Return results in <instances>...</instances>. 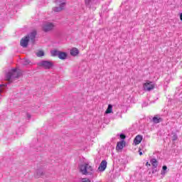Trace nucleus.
I'll use <instances>...</instances> for the list:
<instances>
[{"mask_svg":"<svg viewBox=\"0 0 182 182\" xmlns=\"http://www.w3.org/2000/svg\"><path fill=\"white\" fill-rule=\"evenodd\" d=\"M80 171L83 176H92L93 178V174H95V169L93 166L89 165V164H84L80 166Z\"/></svg>","mask_w":182,"mask_h":182,"instance_id":"nucleus-1","label":"nucleus"},{"mask_svg":"<svg viewBox=\"0 0 182 182\" xmlns=\"http://www.w3.org/2000/svg\"><path fill=\"white\" fill-rule=\"evenodd\" d=\"M21 76V71H18L16 68H13L11 71L6 73V79L9 81L8 84L12 83L14 79H18Z\"/></svg>","mask_w":182,"mask_h":182,"instance_id":"nucleus-2","label":"nucleus"},{"mask_svg":"<svg viewBox=\"0 0 182 182\" xmlns=\"http://www.w3.org/2000/svg\"><path fill=\"white\" fill-rule=\"evenodd\" d=\"M38 66L41 68H44L46 70H49V69H52L53 68V63L52 61L49 60H42L38 63Z\"/></svg>","mask_w":182,"mask_h":182,"instance_id":"nucleus-3","label":"nucleus"},{"mask_svg":"<svg viewBox=\"0 0 182 182\" xmlns=\"http://www.w3.org/2000/svg\"><path fill=\"white\" fill-rule=\"evenodd\" d=\"M55 28V24L53 23H45L43 24L42 29L43 32H50Z\"/></svg>","mask_w":182,"mask_h":182,"instance_id":"nucleus-4","label":"nucleus"},{"mask_svg":"<svg viewBox=\"0 0 182 182\" xmlns=\"http://www.w3.org/2000/svg\"><path fill=\"white\" fill-rule=\"evenodd\" d=\"M29 43V36H25L20 41V45L22 48H28V44Z\"/></svg>","mask_w":182,"mask_h":182,"instance_id":"nucleus-5","label":"nucleus"},{"mask_svg":"<svg viewBox=\"0 0 182 182\" xmlns=\"http://www.w3.org/2000/svg\"><path fill=\"white\" fill-rule=\"evenodd\" d=\"M152 82H146L144 84V90H146L147 92H150V90H153L154 89V85L151 84Z\"/></svg>","mask_w":182,"mask_h":182,"instance_id":"nucleus-6","label":"nucleus"},{"mask_svg":"<svg viewBox=\"0 0 182 182\" xmlns=\"http://www.w3.org/2000/svg\"><path fill=\"white\" fill-rule=\"evenodd\" d=\"M107 167V161L106 160H102L98 167L99 171H105Z\"/></svg>","mask_w":182,"mask_h":182,"instance_id":"nucleus-7","label":"nucleus"},{"mask_svg":"<svg viewBox=\"0 0 182 182\" xmlns=\"http://www.w3.org/2000/svg\"><path fill=\"white\" fill-rule=\"evenodd\" d=\"M36 35H37L36 31H33L26 36H28V39H31L32 43H35V39L36 38Z\"/></svg>","mask_w":182,"mask_h":182,"instance_id":"nucleus-8","label":"nucleus"},{"mask_svg":"<svg viewBox=\"0 0 182 182\" xmlns=\"http://www.w3.org/2000/svg\"><path fill=\"white\" fill-rule=\"evenodd\" d=\"M44 176H45V171H43V168L37 169L36 172V178H41V177H44Z\"/></svg>","mask_w":182,"mask_h":182,"instance_id":"nucleus-9","label":"nucleus"},{"mask_svg":"<svg viewBox=\"0 0 182 182\" xmlns=\"http://www.w3.org/2000/svg\"><path fill=\"white\" fill-rule=\"evenodd\" d=\"M65 5H66V3L62 2L60 4L59 6L54 7L53 9V11H54V12H60V11H63V8H65Z\"/></svg>","mask_w":182,"mask_h":182,"instance_id":"nucleus-10","label":"nucleus"},{"mask_svg":"<svg viewBox=\"0 0 182 182\" xmlns=\"http://www.w3.org/2000/svg\"><path fill=\"white\" fill-rule=\"evenodd\" d=\"M141 140H143V136L137 135L134 139V143L135 145L140 144L141 143Z\"/></svg>","mask_w":182,"mask_h":182,"instance_id":"nucleus-11","label":"nucleus"},{"mask_svg":"<svg viewBox=\"0 0 182 182\" xmlns=\"http://www.w3.org/2000/svg\"><path fill=\"white\" fill-rule=\"evenodd\" d=\"M58 58L61 60H65V59H66V58H68V53H65V52L60 51V53H58Z\"/></svg>","mask_w":182,"mask_h":182,"instance_id":"nucleus-12","label":"nucleus"},{"mask_svg":"<svg viewBox=\"0 0 182 182\" xmlns=\"http://www.w3.org/2000/svg\"><path fill=\"white\" fill-rule=\"evenodd\" d=\"M70 53L71 56H77V54L79 53V50L77 48H73L70 50Z\"/></svg>","mask_w":182,"mask_h":182,"instance_id":"nucleus-13","label":"nucleus"},{"mask_svg":"<svg viewBox=\"0 0 182 182\" xmlns=\"http://www.w3.org/2000/svg\"><path fill=\"white\" fill-rule=\"evenodd\" d=\"M123 144H126L124 141H121L117 144V150H123Z\"/></svg>","mask_w":182,"mask_h":182,"instance_id":"nucleus-14","label":"nucleus"},{"mask_svg":"<svg viewBox=\"0 0 182 182\" xmlns=\"http://www.w3.org/2000/svg\"><path fill=\"white\" fill-rule=\"evenodd\" d=\"M85 2L87 8H92V6L95 4V0H85Z\"/></svg>","mask_w":182,"mask_h":182,"instance_id":"nucleus-15","label":"nucleus"},{"mask_svg":"<svg viewBox=\"0 0 182 182\" xmlns=\"http://www.w3.org/2000/svg\"><path fill=\"white\" fill-rule=\"evenodd\" d=\"M150 163L152 164L154 168H157V166H159V163L157 162V159H151L150 160Z\"/></svg>","mask_w":182,"mask_h":182,"instance_id":"nucleus-16","label":"nucleus"},{"mask_svg":"<svg viewBox=\"0 0 182 182\" xmlns=\"http://www.w3.org/2000/svg\"><path fill=\"white\" fill-rule=\"evenodd\" d=\"M152 120L154 122V123H155L156 124H157V123H161V122H163V118L161 117H154L152 118Z\"/></svg>","mask_w":182,"mask_h":182,"instance_id":"nucleus-17","label":"nucleus"},{"mask_svg":"<svg viewBox=\"0 0 182 182\" xmlns=\"http://www.w3.org/2000/svg\"><path fill=\"white\" fill-rule=\"evenodd\" d=\"M112 112H113V105L109 104L107 107V110L105 111V113H106V114H109Z\"/></svg>","mask_w":182,"mask_h":182,"instance_id":"nucleus-18","label":"nucleus"},{"mask_svg":"<svg viewBox=\"0 0 182 182\" xmlns=\"http://www.w3.org/2000/svg\"><path fill=\"white\" fill-rule=\"evenodd\" d=\"M167 173V166L164 165L162 167V171L161 172V174L162 176H164Z\"/></svg>","mask_w":182,"mask_h":182,"instance_id":"nucleus-19","label":"nucleus"},{"mask_svg":"<svg viewBox=\"0 0 182 182\" xmlns=\"http://www.w3.org/2000/svg\"><path fill=\"white\" fill-rule=\"evenodd\" d=\"M60 51L57 50H54L51 51V55L52 56H59V53Z\"/></svg>","mask_w":182,"mask_h":182,"instance_id":"nucleus-20","label":"nucleus"},{"mask_svg":"<svg viewBox=\"0 0 182 182\" xmlns=\"http://www.w3.org/2000/svg\"><path fill=\"white\" fill-rule=\"evenodd\" d=\"M178 139V136H177V134L172 133V141H176V140Z\"/></svg>","mask_w":182,"mask_h":182,"instance_id":"nucleus-21","label":"nucleus"},{"mask_svg":"<svg viewBox=\"0 0 182 182\" xmlns=\"http://www.w3.org/2000/svg\"><path fill=\"white\" fill-rule=\"evenodd\" d=\"M37 56L38 58H42V56H45V52H43V50H39L37 53Z\"/></svg>","mask_w":182,"mask_h":182,"instance_id":"nucleus-22","label":"nucleus"},{"mask_svg":"<svg viewBox=\"0 0 182 182\" xmlns=\"http://www.w3.org/2000/svg\"><path fill=\"white\" fill-rule=\"evenodd\" d=\"M119 137L122 139V141H124V139H126V135L124 134H120Z\"/></svg>","mask_w":182,"mask_h":182,"instance_id":"nucleus-23","label":"nucleus"},{"mask_svg":"<svg viewBox=\"0 0 182 182\" xmlns=\"http://www.w3.org/2000/svg\"><path fill=\"white\" fill-rule=\"evenodd\" d=\"M29 63H31V60L26 59L24 60L23 65H24L25 66H26V65H29Z\"/></svg>","mask_w":182,"mask_h":182,"instance_id":"nucleus-24","label":"nucleus"},{"mask_svg":"<svg viewBox=\"0 0 182 182\" xmlns=\"http://www.w3.org/2000/svg\"><path fill=\"white\" fill-rule=\"evenodd\" d=\"M81 182H92V181H90V179H89L87 178H83L82 179Z\"/></svg>","mask_w":182,"mask_h":182,"instance_id":"nucleus-25","label":"nucleus"},{"mask_svg":"<svg viewBox=\"0 0 182 182\" xmlns=\"http://www.w3.org/2000/svg\"><path fill=\"white\" fill-rule=\"evenodd\" d=\"M6 86H8V84H4V85H0V93H1V87H6Z\"/></svg>","mask_w":182,"mask_h":182,"instance_id":"nucleus-26","label":"nucleus"},{"mask_svg":"<svg viewBox=\"0 0 182 182\" xmlns=\"http://www.w3.org/2000/svg\"><path fill=\"white\" fill-rule=\"evenodd\" d=\"M26 116H27L28 120L31 119V117H32V116H31V114H29V113H27V114H26Z\"/></svg>","mask_w":182,"mask_h":182,"instance_id":"nucleus-27","label":"nucleus"},{"mask_svg":"<svg viewBox=\"0 0 182 182\" xmlns=\"http://www.w3.org/2000/svg\"><path fill=\"white\" fill-rule=\"evenodd\" d=\"M156 168H157L153 167V169H152V173H153V174H154V173H157Z\"/></svg>","mask_w":182,"mask_h":182,"instance_id":"nucleus-28","label":"nucleus"},{"mask_svg":"<svg viewBox=\"0 0 182 182\" xmlns=\"http://www.w3.org/2000/svg\"><path fill=\"white\" fill-rule=\"evenodd\" d=\"M139 156H143V152H141V150H139Z\"/></svg>","mask_w":182,"mask_h":182,"instance_id":"nucleus-29","label":"nucleus"},{"mask_svg":"<svg viewBox=\"0 0 182 182\" xmlns=\"http://www.w3.org/2000/svg\"><path fill=\"white\" fill-rule=\"evenodd\" d=\"M180 19L182 21V13L180 14Z\"/></svg>","mask_w":182,"mask_h":182,"instance_id":"nucleus-30","label":"nucleus"},{"mask_svg":"<svg viewBox=\"0 0 182 182\" xmlns=\"http://www.w3.org/2000/svg\"><path fill=\"white\" fill-rule=\"evenodd\" d=\"M146 166H151L149 162H146Z\"/></svg>","mask_w":182,"mask_h":182,"instance_id":"nucleus-31","label":"nucleus"},{"mask_svg":"<svg viewBox=\"0 0 182 182\" xmlns=\"http://www.w3.org/2000/svg\"><path fill=\"white\" fill-rule=\"evenodd\" d=\"M143 106H147V105H146V103H144V104H143Z\"/></svg>","mask_w":182,"mask_h":182,"instance_id":"nucleus-32","label":"nucleus"}]
</instances>
